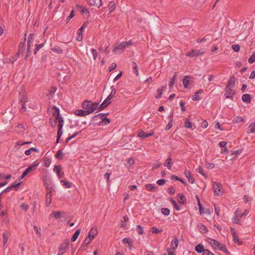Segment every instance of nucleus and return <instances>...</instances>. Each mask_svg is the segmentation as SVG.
I'll return each mask as SVG.
<instances>
[{
  "instance_id": "1",
  "label": "nucleus",
  "mask_w": 255,
  "mask_h": 255,
  "mask_svg": "<svg viewBox=\"0 0 255 255\" xmlns=\"http://www.w3.org/2000/svg\"><path fill=\"white\" fill-rule=\"evenodd\" d=\"M99 103L97 102H92L90 101L85 100L82 104L83 109H86V111H90V114L93 113L98 108Z\"/></svg>"
},
{
  "instance_id": "2",
  "label": "nucleus",
  "mask_w": 255,
  "mask_h": 255,
  "mask_svg": "<svg viewBox=\"0 0 255 255\" xmlns=\"http://www.w3.org/2000/svg\"><path fill=\"white\" fill-rule=\"evenodd\" d=\"M69 240L66 239L60 245L58 250V255H61L64 254L69 248Z\"/></svg>"
},
{
  "instance_id": "3",
  "label": "nucleus",
  "mask_w": 255,
  "mask_h": 255,
  "mask_svg": "<svg viewBox=\"0 0 255 255\" xmlns=\"http://www.w3.org/2000/svg\"><path fill=\"white\" fill-rule=\"evenodd\" d=\"M213 189L215 194L217 196L221 195L223 193L222 186L220 183L214 182Z\"/></svg>"
},
{
  "instance_id": "4",
  "label": "nucleus",
  "mask_w": 255,
  "mask_h": 255,
  "mask_svg": "<svg viewBox=\"0 0 255 255\" xmlns=\"http://www.w3.org/2000/svg\"><path fill=\"white\" fill-rule=\"evenodd\" d=\"M225 96L227 99L233 100L234 96L235 94V91L232 89L231 87H226L225 88Z\"/></svg>"
},
{
  "instance_id": "5",
  "label": "nucleus",
  "mask_w": 255,
  "mask_h": 255,
  "mask_svg": "<svg viewBox=\"0 0 255 255\" xmlns=\"http://www.w3.org/2000/svg\"><path fill=\"white\" fill-rule=\"evenodd\" d=\"M204 53H205V52L202 49L198 50L196 49H193L190 52H188L186 54V55H187L188 56H189L190 57H193L198 56L199 55H203Z\"/></svg>"
},
{
  "instance_id": "6",
  "label": "nucleus",
  "mask_w": 255,
  "mask_h": 255,
  "mask_svg": "<svg viewBox=\"0 0 255 255\" xmlns=\"http://www.w3.org/2000/svg\"><path fill=\"white\" fill-rule=\"evenodd\" d=\"M25 50L24 42H20L18 45V50L17 53L15 55L14 60H17L20 56V55L23 54Z\"/></svg>"
},
{
  "instance_id": "7",
  "label": "nucleus",
  "mask_w": 255,
  "mask_h": 255,
  "mask_svg": "<svg viewBox=\"0 0 255 255\" xmlns=\"http://www.w3.org/2000/svg\"><path fill=\"white\" fill-rule=\"evenodd\" d=\"M127 46L128 43L122 42L114 47L113 52L115 53L118 52L119 51L122 52Z\"/></svg>"
},
{
  "instance_id": "8",
  "label": "nucleus",
  "mask_w": 255,
  "mask_h": 255,
  "mask_svg": "<svg viewBox=\"0 0 255 255\" xmlns=\"http://www.w3.org/2000/svg\"><path fill=\"white\" fill-rule=\"evenodd\" d=\"M39 164V162H38V160H36L33 163L32 165H30L26 169V171L29 174L33 171L37 169Z\"/></svg>"
},
{
  "instance_id": "9",
  "label": "nucleus",
  "mask_w": 255,
  "mask_h": 255,
  "mask_svg": "<svg viewBox=\"0 0 255 255\" xmlns=\"http://www.w3.org/2000/svg\"><path fill=\"white\" fill-rule=\"evenodd\" d=\"M89 4L99 8L102 4V0H87Z\"/></svg>"
},
{
  "instance_id": "10",
  "label": "nucleus",
  "mask_w": 255,
  "mask_h": 255,
  "mask_svg": "<svg viewBox=\"0 0 255 255\" xmlns=\"http://www.w3.org/2000/svg\"><path fill=\"white\" fill-rule=\"evenodd\" d=\"M98 230L97 228H92L89 232L87 237L93 240L98 234Z\"/></svg>"
},
{
  "instance_id": "11",
  "label": "nucleus",
  "mask_w": 255,
  "mask_h": 255,
  "mask_svg": "<svg viewBox=\"0 0 255 255\" xmlns=\"http://www.w3.org/2000/svg\"><path fill=\"white\" fill-rule=\"evenodd\" d=\"M184 173L185 176L188 179V182L189 183H192V184L194 183V181H195L194 178L193 177H192L191 172L189 170L186 169L184 171Z\"/></svg>"
},
{
  "instance_id": "12",
  "label": "nucleus",
  "mask_w": 255,
  "mask_h": 255,
  "mask_svg": "<svg viewBox=\"0 0 255 255\" xmlns=\"http://www.w3.org/2000/svg\"><path fill=\"white\" fill-rule=\"evenodd\" d=\"M145 189L150 192H155L158 190V187L155 184H147L145 185Z\"/></svg>"
},
{
  "instance_id": "13",
  "label": "nucleus",
  "mask_w": 255,
  "mask_h": 255,
  "mask_svg": "<svg viewBox=\"0 0 255 255\" xmlns=\"http://www.w3.org/2000/svg\"><path fill=\"white\" fill-rule=\"evenodd\" d=\"M154 134V132L152 131L150 133H147L145 132H144L143 130H141L139 131L137 134V136L141 138H145L151 136H152Z\"/></svg>"
},
{
  "instance_id": "14",
  "label": "nucleus",
  "mask_w": 255,
  "mask_h": 255,
  "mask_svg": "<svg viewBox=\"0 0 255 255\" xmlns=\"http://www.w3.org/2000/svg\"><path fill=\"white\" fill-rule=\"evenodd\" d=\"M75 114L76 115L79 116H85L86 115H89L90 114V111L83 110H77L75 112Z\"/></svg>"
},
{
  "instance_id": "15",
  "label": "nucleus",
  "mask_w": 255,
  "mask_h": 255,
  "mask_svg": "<svg viewBox=\"0 0 255 255\" xmlns=\"http://www.w3.org/2000/svg\"><path fill=\"white\" fill-rule=\"evenodd\" d=\"M179 244V241L178 240L177 238L173 239L171 242L170 246H171V249H172L173 250H175Z\"/></svg>"
},
{
  "instance_id": "16",
  "label": "nucleus",
  "mask_w": 255,
  "mask_h": 255,
  "mask_svg": "<svg viewBox=\"0 0 255 255\" xmlns=\"http://www.w3.org/2000/svg\"><path fill=\"white\" fill-rule=\"evenodd\" d=\"M235 81L236 78L234 75H232L228 81L226 87H231L232 86V88L235 85Z\"/></svg>"
},
{
  "instance_id": "17",
  "label": "nucleus",
  "mask_w": 255,
  "mask_h": 255,
  "mask_svg": "<svg viewBox=\"0 0 255 255\" xmlns=\"http://www.w3.org/2000/svg\"><path fill=\"white\" fill-rule=\"evenodd\" d=\"M10 236V232L9 231H6L2 234L3 238V244L5 246L8 241V237Z\"/></svg>"
},
{
  "instance_id": "18",
  "label": "nucleus",
  "mask_w": 255,
  "mask_h": 255,
  "mask_svg": "<svg viewBox=\"0 0 255 255\" xmlns=\"http://www.w3.org/2000/svg\"><path fill=\"white\" fill-rule=\"evenodd\" d=\"M111 102L107 101L106 99L99 107V111H102L111 104Z\"/></svg>"
},
{
  "instance_id": "19",
  "label": "nucleus",
  "mask_w": 255,
  "mask_h": 255,
  "mask_svg": "<svg viewBox=\"0 0 255 255\" xmlns=\"http://www.w3.org/2000/svg\"><path fill=\"white\" fill-rule=\"evenodd\" d=\"M173 163L172 162V158L170 156H169L165 160L164 166H166L168 169L170 170L171 168V165Z\"/></svg>"
},
{
  "instance_id": "20",
  "label": "nucleus",
  "mask_w": 255,
  "mask_h": 255,
  "mask_svg": "<svg viewBox=\"0 0 255 255\" xmlns=\"http://www.w3.org/2000/svg\"><path fill=\"white\" fill-rule=\"evenodd\" d=\"M51 50L56 54H61L63 53V50L58 46H55L51 48Z\"/></svg>"
},
{
  "instance_id": "21",
  "label": "nucleus",
  "mask_w": 255,
  "mask_h": 255,
  "mask_svg": "<svg viewBox=\"0 0 255 255\" xmlns=\"http://www.w3.org/2000/svg\"><path fill=\"white\" fill-rule=\"evenodd\" d=\"M205 250L204 249V246L201 244H198L195 248V250L198 253H201L203 252L204 254V252H205Z\"/></svg>"
},
{
  "instance_id": "22",
  "label": "nucleus",
  "mask_w": 255,
  "mask_h": 255,
  "mask_svg": "<svg viewBox=\"0 0 255 255\" xmlns=\"http://www.w3.org/2000/svg\"><path fill=\"white\" fill-rule=\"evenodd\" d=\"M216 248H218L220 251H223L226 254H230L227 250L226 247L224 245L221 244V243H218V245L216 246Z\"/></svg>"
},
{
  "instance_id": "23",
  "label": "nucleus",
  "mask_w": 255,
  "mask_h": 255,
  "mask_svg": "<svg viewBox=\"0 0 255 255\" xmlns=\"http://www.w3.org/2000/svg\"><path fill=\"white\" fill-rule=\"evenodd\" d=\"M242 100L247 103H250L251 101V96L250 94H246L242 96Z\"/></svg>"
},
{
  "instance_id": "24",
  "label": "nucleus",
  "mask_w": 255,
  "mask_h": 255,
  "mask_svg": "<svg viewBox=\"0 0 255 255\" xmlns=\"http://www.w3.org/2000/svg\"><path fill=\"white\" fill-rule=\"evenodd\" d=\"M197 227L199 228L200 232L202 233H206L208 232L207 227L202 224L200 223L198 224Z\"/></svg>"
},
{
  "instance_id": "25",
  "label": "nucleus",
  "mask_w": 255,
  "mask_h": 255,
  "mask_svg": "<svg viewBox=\"0 0 255 255\" xmlns=\"http://www.w3.org/2000/svg\"><path fill=\"white\" fill-rule=\"evenodd\" d=\"M248 133H255V122L250 125L248 128Z\"/></svg>"
},
{
  "instance_id": "26",
  "label": "nucleus",
  "mask_w": 255,
  "mask_h": 255,
  "mask_svg": "<svg viewBox=\"0 0 255 255\" xmlns=\"http://www.w3.org/2000/svg\"><path fill=\"white\" fill-rule=\"evenodd\" d=\"M178 197L179 198L178 202L181 205H184L186 203V199L185 196L182 194H178Z\"/></svg>"
},
{
  "instance_id": "27",
  "label": "nucleus",
  "mask_w": 255,
  "mask_h": 255,
  "mask_svg": "<svg viewBox=\"0 0 255 255\" xmlns=\"http://www.w3.org/2000/svg\"><path fill=\"white\" fill-rule=\"evenodd\" d=\"M80 232H81V230L80 229H79L76 231V232H75V233L74 234V235L72 236V237L71 238V240L72 242H74L77 239V238L80 233Z\"/></svg>"
},
{
  "instance_id": "28",
  "label": "nucleus",
  "mask_w": 255,
  "mask_h": 255,
  "mask_svg": "<svg viewBox=\"0 0 255 255\" xmlns=\"http://www.w3.org/2000/svg\"><path fill=\"white\" fill-rule=\"evenodd\" d=\"M166 88L165 87L162 86L161 88H158L157 90L156 99H159L162 94L163 91Z\"/></svg>"
},
{
  "instance_id": "29",
  "label": "nucleus",
  "mask_w": 255,
  "mask_h": 255,
  "mask_svg": "<svg viewBox=\"0 0 255 255\" xmlns=\"http://www.w3.org/2000/svg\"><path fill=\"white\" fill-rule=\"evenodd\" d=\"M190 79V77L188 76H185L183 79V84L185 88H188V85L189 83Z\"/></svg>"
},
{
  "instance_id": "30",
  "label": "nucleus",
  "mask_w": 255,
  "mask_h": 255,
  "mask_svg": "<svg viewBox=\"0 0 255 255\" xmlns=\"http://www.w3.org/2000/svg\"><path fill=\"white\" fill-rule=\"evenodd\" d=\"M232 234L233 237L234 242L238 245H241L242 242L239 240V238L237 235L236 233L235 232H233Z\"/></svg>"
},
{
  "instance_id": "31",
  "label": "nucleus",
  "mask_w": 255,
  "mask_h": 255,
  "mask_svg": "<svg viewBox=\"0 0 255 255\" xmlns=\"http://www.w3.org/2000/svg\"><path fill=\"white\" fill-rule=\"evenodd\" d=\"M88 24V22H85L83 24V25L81 26V27L79 29V30L78 31V35L83 34V30L87 26Z\"/></svg>"
},
{
  "instance_id": "32",
  "label": "nucleus",
  "mask_w": 255,
  "mask_h": 255,
  "mask_svg": "<svg viewBox=\"0 0 255 255\" xmlns=\"http://www.w3.org/2000/svg\"><path fill=\"white\" fill-rule=\"evenodd\" d=\"M170 201L173 205L174 208L177 211H179L180 210V207L177 204L176 202L172 198H170Z\"/></svg>"
},
{
  "instance_id": "33",
  "label": "nucleus",
  "mask_w": 255,
  "mask_h": 255,
  "mask_svg": "<svg viewBox=\"0 0 255 255\" xmlns=\"http://www.w3.org/2000/svg\"><path fill=\"white\" fill-rule=\"evenodd\" d=\"M63 213H64L63 211H56L55 212H53L52 214L55 219H57L62 217V214Z\"/></svg>"
},
{
  "instance_id": "34",
  "label": "nucleus",
  "mask_w": 255,
  "mask_h": 255,
  "mask_svg": "<svg viewBox=\"0 0 255 255\" xmlns=\"http://www.w3.org/2000/svg\"><path fill=\"white\" fill-rule=\"evenodd\" d=\"M43 183L45 187H49L50 185H53L52 181L49 179H43Z\"/></svg>"
},
{
  "instance_id": "35",
  "label": "nucleus",
  "mask_w": 255,
  "mask_h": 255,
  "mask_svg": "<svg viewBox=\"0 0 255 255\" xmlns=\"http://www.w3.org/2000/svg\"><path fill=\"white\" fill-rule=\"evenodd\" d=\"M51 195H46V205L47 207H49L51 203Z\"/></svg>"
},
{
  "instance_id": "36",
  "label": "nucleus",
  "mask_w": 255,
  "mask_h": 255,
  "mask_svg": "<svg viewBox=\"0 0 255 255\" xmlns=\"http://www.w3.org/2000/svg\"><path fill=\"white\" fill-rule=\"evenodd\" d=\"M116 93V91L115 89H112V90L110 94V95L108 96V97L106 98L107 101H110L115 95Z\"/></svg>"
},
{
  "instance_id": "37",
  "label": "nucleus",
  "mask_w": 255,
  "mask_h": 255,
  "mask_svg": "<svg viewBox=\"0 0 255 255\" xmlns=\"http://www.w3.org/2000/svg\"><path fill=\"white\" fill-rule=\"evenodd\" d=\"M21 183V182H20L18 183H16V182H15L14 183L11 184V185L9 187L11 188V189L12 188H14L15 190L17 191L19 188V186Z\"/></svg>"
},
{
  "instance_id": "38",
  "label": "nucleus",
  "mask_w": 255,
  "mask_h": 255,
  "mask_svg": "<svg viewBox=\"0 0 255 255\" xmlns=\"http://www.w3.org/2000/svg\"><path fill=\"white\" fill-rule=\"evenodd\" d=\"M55 157L58 159H62L63 158L62 150L59 149L55 154Z\"/></svg>"
},
{
  "instance_id": "39",
  "label": "nucleus",
  "mask_w": 255,
  "mask_h": 255,
  "mask_svg": "<svg viewBox=\"0 0 255 255\" xmlns=\"http://www.w3.org/2000/svg\"><path fill=\"white\" fill-rule=\"evenodd\" d=\"M176 78V72H175V73L174 74V75H173V77L171 78V79L170 81L169 86L170 88H172L173 87V86H174Z\"/></svg>"
},
{
  "instance_id": "40",
  "label": "nucleus",
  "mask_w": 255,
  "mask_h": 255,
  "mask_svg": "<svg viewBox=\"0 0 255 255\" xmlns=\"http://www.w3.org/2000/svg\"><path fill=\"white\" fill-rule=\"evenodd\" d=\"M109 7L110 9V13H111L112 11H113L115 8H116V5L114 1H111L110 2L109 4Z\"/></svg>"
},
{
  "instance_id": "41",
  "label": "nucleus",
  "mask_w": 255,
  "mask_h": 255,
  "mask_svg": "<svg viewBox=\"0 0 255 255\" xmlns=\"http://www.w3.org/2000/svg\"><path fill=\"white\" fill-rule=\"evenodd\" d=\"M102 121L100 123V125H103V123H104L105 125H107L110 124V120L109 119H108L107 118H101Z\"/></svg>"
},
{
  "instance_id": "42",
  "label": "nucleus",
  "mask_w": 255,
  "mask_h": 255,
  "mask_svg": "<svg viewBox=\"0 0 255 255\" xmlns=\"http://www.w3.org/2000/svg\"><path fill=\"white\" fill-rule=\"evenodd\" d=\"M245 216V213H242L241 212V209H237L235 212V216H237V218H241L243 216Z\"/></svg>"
},
{
  "instance_id": "43",
  "label": "nucleus",
  "mask_w": 255,
  "mask_h": 255,
  "mask_svg": "<svg viewBox=\"0 0 255 255\" xmlns=\"http://www.w3.org/2000/svg\"><path fill=\"white\" fill-rule=\"evenodd\" d=\"M161 212L162 214L165 216H168L170 214V210L168 208H162L161 209Z\"/></svg>"
},
{
  "instance_id": "44",
  "label": "nucleus",
  "mask_w": 255,
  "mask_h": 255,
  "mask_svg": "<svg viewBox=\"0 0 255 255\" xmlns=\"http://www.w3.org/2000/svg\"><path fill=\"white\" fill-rule=\"evenodd\" d=\"M244 121V119L242 117H236L235 118H234V119L233 120V122L234 123H239V122H243Z\"/></svg>"
},
{
  "instance_id": "45",
  "label": "nucleus",
  "mask_w": 255,
  "mask_h": 255,
  "mask_svg": "<svg viewBox=\"0 0 255 255\" xmlns=\"http://www.w3.org/2000/svg\"><path fill=\"white\" fill-rule=\"evenodd\" d=\"M193 124L191 122L189 121L187 119L185 120V122L184 124V127L188 128H192Z\"/></svg>"
},
{
  "instance_id": "46",
  "label": "nucleus",
  "mask_w": 255,
  "mask_h": 255,
  "mask_svg": "<svg viewBox=\"0 0 255 255\" xmlns=\"http://www.w3.org/2000/svg\"><path fill=\"white\" fill-rule=\"evenodd\" d=\"M123 242L124 243V244H128L129 246H132V242H131V240L130 238H125L123 240Z\"/></svg>"
},
{
  "instance_id": "47",
  "label": "nucleus",
  "mask_w": 255,
  "mask_h": 255,
  "mask_svg": "<svg viewBox=\"0 0 255 255\" xmlns=\"http://www.w3.org/2000/svg\"><path fill=\"white\" fill-rule=\"evenodd\" d=\"M80 132V131H76L72 135L67 137L65 140L66 143H68L71 139L76 136Z\"/></svg>"
},
{
  "instance_id": "48",
  "label": "nucleus",
  "mask_w": 255,
  "mask_h": 255,
  "mask_svg": "<svg viewBox=\"0 0 255 255\" xmlns=\"http://www.w3.org/2000/svg\"><path fill=\"white\" fill-rule=\"evenodd\" d=\"M51 163V160L48 157L44 158V165L45 167H49Z\"/></svg>"
},
{
  "instance_id": "49",
  "label": "nucleus",
  "mask_w": 255,
  "mask_h": 255,
  "mask_svg": "<svg viewBox=\"0 0 255 255\" xmlns=\"http://www.w3.org/2000/svg\"><path fill=\"white\" fill-rule=\"evenodd\" d=\"M107 114H104V113H100L99 114H98L97 115H95L93 117V120H98V117H100V118L101 119V118H105V117L107 116Z\"/></svg>"
},
{
  "instance_id": "50",
  "label": "nucleus",
  "mask_w": 255,
  "mask_h": 255,
  "mask_svg": "<svg viewBox=\"0 0 255 255\" xmlns=\"http://www.w3.org/2000/svg\"><path fill=\"white\" fill-rule=\"evenodd\" d=\"M136 231L139 235H142L144 233L143 228L140 225H137Z\"/></svg>"
},
{
  "instance_id": "51",
  "label": "nucleus",
  "mask_w": 255,
  "mask_h": 255,
  "mask_svg": "<svg viewBox=\"0 0 255 255\" xmlns=\"http://www.w3.org/2000/svg\"><path fill=\"white\" fill-rule=\"evenodd\" d=\"M46 195H51V193L53 190V185H50L49 187H46Z\"/></svg>"
},
{
  "instance_id": "52",
  "label": "nucleus",
  "mask_w": 255,
  "mask_h": 255,
  "mask_svg": "<svg viewBox=\"0 0 255 255\" xmlns=\"http://www.w3.org/2000/svg\"><path fill=\"white\" fill-rule=\"evenodd\" d=\"M20 102L21 103L22 109L20 110L21 113H23L26 110V108L25 106V101L21 100Z\"/></svg>"
},
{
  "instance_id": "53",
  "label": "nucleus",
  "mask_w": 255,
  "mask_h": 255,
  "mask_svg": "<svg viewBox=\"0 0 255 255\" xmlns=\"http://www.w3.org/2000/svg\"><path fill=\"white\" fill-rule=\"evenodd\" d=\"M54 110H55L54 113H53V117H58L60 115V112L59 109L56 107V106H54L53 107Z\"/></svg>"
},
{
  "instance_id": "54",
  "label": "nucleus",
  "mask_w": 255,
  "mask_h": 255,
  "mask_svg": "<svg viewBox=\"0 0 255 255\" xmlns=\"http://www.w3.org/2000/svg\"><path fill=\"white\" fill-rule=\"evenodd\" d=\"M44 45V44H36L35 45V48L34 52V54L35 55L37 51L41 48Z\"/></svg>"
},
{
  "instance_id": "55",
  "label": "nucleus",
  "mask_w": 255,
  "mask_h": 255,
  "mask_svg": "<svg viewBox=\"0 0 255 255\" xmlns=\"http://www.w3.org/2000/svg\"><path fill=\"white\" fill-rule=\"evenodd\" d=\"M133 72L135 73L136 76H138V67L136 63L135 62H133Z\"/></svg>"
},
{
  "instance_id": "56",
  "label": "nucleus",
  "mask_w": 255,
  "mask_h": 255,
  "mask_svg": "<svg viewBox=\"0 0 255 255\" xmlns=\"http://www.w3.org/2000/svg\"><path fill=\"white\" fill-rule=\"evenodd\" d=\"M60 182H63L64 183V185L67 188H70L72 186V183L69 182L68 181H66L65 180H61Z\"/></svg>"
},
{
  "instance_id": "57",
  "label": "nucleus",
  "mask_w": 255,
  "mask_h": 255,
  "mask_svg": "<svg viewBox=\"0 0 255 255\" xmlns=\"http://www.w3.org/2000/svg\"><path fill=\"white\" fill-rule=\"evenodd\" d=\"M15 57V55L11 57V58H6L5 59L4 62L6 63H9L10 62H11L12 63H13L16 60H14V58Z\"/></svg>"
},
{
  "instance_id": "58",
  "label": "nucleus",
  "mask_w": 255,
  "mask_h": 255,
  "mask_svg": "<svg viewBox=\"0 0 255 255\" xmlns=\"http://www.w3.org/2000/svg\"><path fill=\"white\" fill-rule=\"evenodd\" d=\"M92 241V240L91 239H90L88 237H87L85 239V240L82 244V246H87Z\"/></svg>"
},
{
  "instance_id": "59",
  "label": "nucleus",
  "mask_w": 255,
  "mask_h": 255,
  "mask_svg": "<svg viewBox=\"0 0 255 255\" xmlns=\"http://www.w3.org/2000/svg\"><path fill=\"white\" fill-rule=\"evenodd\" d=\"M151 230H152V233L154 234H158L159 233H161L162 232V229H159L156 227H152L151 228Z\"/></svg>"
},
{
  "instance_id": "60",
  "label": "nucleus",
  "mask_w": 255,
  "mask_h": 255,
  "mask_svg": "<svg viewBox=\"0 0 255 255\" xmlns=\"http://www.w3.org/2000/svg\"><path fill=\"white\" fill-rule=\"evenodd\" d=\"M75 15V12H74V11L73 10H72L71 11V13L70 14L69 16H68L66 19V23H68L70 20L73 17H74Z\"/></svg>"
},
{
  "instance_id": "61",
  "label": "nucleus",
  "mask_w": 255,
  "mask_h": 255,
  "mask_svg": "<svg viewBox=\"0 0 255 255\" xmlns=\"http://www.w3.org/2000/svg\"><path fill=\"white\" fill-rule=\"evenodd\" d=\"M232 47L234 51L235 52H238L240 51V47L238 44H233L232 45Z\"/></svg>"
},
{
  "instance_id": "62",
  "label": "nucleus",
  "mask_w": 255,
  "mask_h": 255,
  "mask_svg": "<svg viewBox=\"0 0 255 255\" xmlns=\"http://www.w3.org/2000/svg\"><path fill=\"white\" fill-rule=\"evenodd\" d=\"M248 62L252 64L255 62V53L253 54L249 59Z\"/></svg>"
},
{
  "instance_id": "63",
  "label": "nucleus",
  "mask_w": 255,
  "mask_h": 255,
  "mask_svg": "<svg viewBox=\"0 0 255 255\" xmlns=\"http://www.w3.org/2000/svg\"><path fill=\"white\" fill-rule=\"evenodd\" d=\"M61 170V168L59 165H55L54 168V171L56 173V174H59L60 173Z\"/></svg>"
},
{
  "instance_id": "64",
  "label": "nucleus",
  "mask_w": 255,
  "mask_h": 255,
  "mask_svg": "<svg viewBox=\"0 0 255 255\" xmlns=\"http://www.w3.org/2000/svg\"><path fill=\"white\" fill-rule=\"evenodd\" d=\"M166 182V180L163 179H160L157 181L156 183L158 185H163Z\"/></svg>"
}]
</instances>
